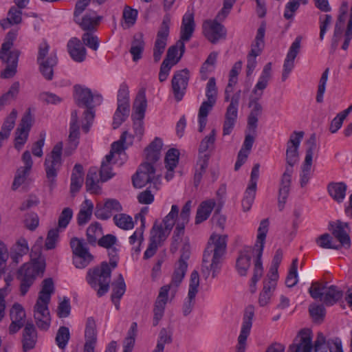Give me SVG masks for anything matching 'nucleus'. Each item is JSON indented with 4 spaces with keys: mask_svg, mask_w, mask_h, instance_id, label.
I'll return each instance as SVG.
<instances>
[{
    "mask_svg": "<svg viewBox=\"0 0 352 352\" xmlns=\"http://www.w3.org/2000/svg\"><path fill=\"white\" fill-rule=\"evenodd\" d=\"M226 235L212 234L204 252L201 274L207 280L212 273V278L217 277L220 272L221 264L226 252Z\"/></svg>",
    "mask_w": 352,
    "mask_h": 352,
    "instance_id": "nucleus-1",
    "label": "nucleus"
},
{
    "mask_svg": "<svg viewBox=\"0 0 352 352\" xmlns=\"http://www.w3.org/2000/svg\"><path fill=\"white\" fill-rule=\"evenodd\" d=\"M264 220L261 221L258 228V234L256 243L253 247L247 246L239 252L236 260L235 268L241 276H245L251 264V258H253L254 270L256 269V264H259L261 269H263L262 256L264 247Z\"/></svg>",
    "mask_w": 352,
    "mask_h": 352,
    "instance_id": "nucleus-2",
    "label": "nucleus"
},
{
    "mask_svg": "<svg viewBox=\"0 0 352 352\" xmlns=\"http://www.w3.org/2000/svg\"><path fill=\"white\" fill-rule=\"evenodd\" d=\"M32 262L23 264L18 270L17 279L20 281V294L25 296L38 276H43L45 269V258L38 248L33 247L30 254Z\"/></svg>",
    "mask_w": 352,
    "mask_h": 352,
    "instance_id": "nucleus-3",
    "label": "nucleus"
},
{
    "mask_svg": "<svg viewBox=\"0 0 352 352\" xmlns=\"http://www.w3.org/2000/svg\"><path fill=\"white\" fill-rule=\"evenodd\" d=\"M127 137L131 138V135L127 131H124L120 139L112 143L109 153L105 156V159L102 162L100 170L102 182L108 181L115 175V173L112 171V161H113V164H118L122 166L127 160L125 151L131 144V142L126 143Z\"/></svg>",
    "mask_w": 352,
    "mask_h": 352,
    "instance_id": "nucleus-4",
    "label": "nucleus"
},
{
    "mask_svg": "<svg viewBox=\"0 0 352 352\" xmlns=\"http://www.w3.org/2000/svg\"><path fill=\"white\" fill-rule=\"evenodd\" d=\"M54 292V285L52 278L44 279L42 282V289L34 307V318L36 324L38 328L43 331H47L50 326L51 318L48 305Z\"/></svg>",
    "mask_w": 352,
    "mask_h": 352,
    "instance_id": "nucleus-5",
    "label": "nucleus"
},
{
    "mask_svg": "<svg viewBox=\"0 0 352 352\" xmlns=\"http://www.w3.org/2000/svg\"><path fill=\"white\" fill-rule=\"evenodd\" d=\"M17 36V30H10L8 32L0 49V59L6 65V68L1 72L2 78H10L16 73L20 51L12 50L13 43Z\"/></svg>",
    "mask_w": 352,
    "mask_h": 352,
    "instance_id": "nucleus-6",
    "label": "nucleus"
},
{
    "mask_svg": "<svg viewBox=\"0 0 352 352\" xmlns=\"http://www.w3.org/2000/svg\"><path fill=\"white\" fill-rule=\"evenodd\" d=\"M113 270L106 261L88 270L86 280L92 289L96 290L98 297L103 296L109 292Z\"/></svg>",
    "mask_w": 352,
    "mask_h": 352,
    "instance_id": "nucleus-7",
    "label": "nucleus"
},
{
    "mask_svg": "<svg viewBox=\"0 0 352 352\" xmlns=\"http://www.w3.org/2000/svg\"><path fill=\"white\" fill-rule=\"evenodd\" d=\"M63 142H58L54 146L51 152L45 156L44 168L50 188H53L55 186L58 173L63 165Z\"/></svg>",
    "mask_w": 352,
    "mask_h": 352,
    "instance_id": "nucleus-8",
    "label": "nucleus"
},
{
    "mask_svg": "<svg viewBox=\"0 0 352 352\" xmlns=\"http://www.w3.org/2000/svg\"><path fill=\"white\" fill-rule=\"evenodd\" d=\"M49 50L50 45L46 41H43L38 46L37 63L43 77L47 80H51L53 78L54 67L56 65L58 59L55 54L46 58Z\"/></svg>",
    "mask_w": 352,
    "mask_h": 352,
    "instance_id": "nucleus-9",
    "label": "nucleus"
},
{
    "mask_svg": "<svg viewBox=\"0 0 352 352\" xmlns=\"http://www.w3.org/2000/svg\"><path fill=\"white\" fill-rule=\"evenodd\" d=\"M170 14L166 13L164 17L160 27L157 33L156 40L153 47V59L155 62H158L164 52L167 45L168 37L169 35Z\"/></svg>",
    "mask_w": 352,
    "mask_h": 352,
    "instance_id": "nucleus-10",
    "label": "nucleus"
},
{
    "mask_svg": "<svg viewBox=\"0 0 352 352\" xmlns=\"http://www.w3.org/2000/svg\"><path fill=\"white\" fill-rule=\"evenodd\" d=\"M159 176L155 174L154 166L149 162L141 164L132 177L133 185L135 188H142L148 183H153L156 185L159 182Z\"/></svg>",
    "mask_w": 352,
    "mask_h": 352,
    "instance_id": "nucleus-11",
    "label": "nucleus"
},
{
    "mask_svg": "<svg viewBox=\"0 0 352 352\" xmlns=\"http://www.w3.org/2000/svg\"><path fill=\"white\" fill-rule=\"evenodd\" d=\"M74 258V264L77 268H84L93 260V256L89 253L87 245L82 239L74 237L70 241Z\"/></svg>",
    "mask_w": 352,
    "mask_h": 352,
    "instance_id": "nucleus-12",
    "label": "nucleus"
},
{
    "mask_svg": "<svg viewBox=\"0 0 352 352\" xmlns=\"http://www.w3.org/2000/svg\"><path fill=\"white\" fill-rule=\"evenodd\" d=\"M74 100L78 106L85 107L100 105L102 101V97L100 94H93L91 89L80 85H75Z\"/></svg>",
    "mask_w": 352,
    "mask_h": 352,
    "instance_id": "nucleus-13",
    "label": "nucleus"
},
{
    "mask_svg": "<svg viewBox=\"0 0 352 352\" xmlns=\"http://www.w3.org/2000/svg\"><path fill=\"white\" fill-rule=\"evenodd\" d=\"M241 97V91L236 92L231 99L225 114V120L223 126V135H230L235 125L238 116V107Z\"/></svg>",
    "mask_w": 352,
    "mask_h": 352,
    "instance_id": "nucleus-14",
    "label": "nucleus"
},
{
    "mask_svg": "<svg viewBox=\"0 0 352 352\" xmlns=\"http://www.w3.org/2000/svg\"><path fill=\"white\" fill-rule=\"evenodd\" d=\"M190 78L189 70L184 69L175 72L172 80L171 88L175 99L181 101L186 93Z\"/></svg>",
    "mask_w": 352,
    "mask_h": 352,
    "instance_id": "nucleus-15",
    "label": "nucleus"
},
{
    "mask_svg": "<svg viewBox=\"0 0 352 352\" xmlns=\"http://www.w3.org/2000/svg\"><path fill=\"white\" fill-rule=\"evenodd\" d=\"M312 333L310 329L300 330L289 345V352H312Z\"/></svg>",
    "mask_w": 352,
    "mask_h": 352,
    "instance_id": "nucleus-16",
    "label": "nucleus"
},
{
    "mask_svg": "<svg viewBox=\"0 0 352 352\" xmlns=\"http://www.w3.org/2000/svg\"><path fill=\"white\" fill-rule=\"evenodd\" d=\"M254 307L249 305L246 309L243 316V323L240 334L238 337V343L236 352H245L246 349V340L250 335L252 318L254 316Z\"/></svg>",
    "mask_w": 352,
    "mask_h": 352,
    "instance_id": "nucleus-17",
    "label": "nucleus"
},
{
    "mask_svg": "<svg viewBox=\"0 0 352 352\" xmlns=\"http://www.w3.org/2000/svg\"><path fill=\"white\" fill-rule=\"evenodd\" d=\"M304 133L302 131L293 132L287 143L286 148V164H298L299 162L298 148L303 138Z\"/></svg>",
    "mask_w": 352,
    "mask_h": 352,
    "instance_id": "nucleus-18",
    "label": "nucleus"
},
{
    "mask_svg": "<svg viewBox=\"0 0 352 352\" xmlns=\"http://www.w3.org/2000/svg\"><path fill=\"white\" fill-rule=\"evenodd\" d=\"M122 210L120 203L115 199H108L102 204H96L94 214L97 219L101 220L109 219L114 212H119Z\"/></svg>",
    "mask_w": 352,
    "mask_h": 352,
    "instance_id": "nucleus-19",
    "label": "nucleus"
},
{
    "mask_svg": "<svg viewBox=\"0 0 352 352\" xmlns=\"http://www.w3.org/2000/svg\"><path fill=\"white\" fill-rule=\"evenodd\" d=\"M21 159L24 166L19 167L16 170L12 186V188L14 190H16L25 182L33 166V161L30 151H25L23 153Z\"/></svg>",
    "mask_w": 352,
    "mask_h": 352,
    "instance_id": "nucleus-20",
    "label": "nucleus"
},
{
    "mask_svg": "<svg viewBox=\"0 0 352 352\" xmlns=\"http://www.w3.org/2000/svg\"><path fill=\"white\" fill-rule=\"evenodd\" d=\"M203 32L207 39L212 43L225 38L226 36L225 28L216 20L206 21L203 25Z\"/></svg>",
    "mask_w": 352,
    "mask_h": 352,
    "instance_id": "nucleus-21",
    "label": "nucleus"
},
{
    "mask_svg": "<svg viewBox=\"0 0 352 352\" xmlns=\"http://www.w3.org/2000/svg\"><path fill=\"white\" fill-rule=\"evenodd\" d=\"M283 256V251L278 249L276 251L275 254L273 257L268 274L267 280L268 285H265V294L267 292H271L275 290L277 282L279 278L278 269L280 264Z\"/></svg>",
    "mask_w": 352,
    "mask_h": 352,
    "instance_id": "nucleus-22",
    "label": "nucleus"
},
{
    "mask_svg": "<svg viewBox=\"0 0 352 352\" xmlns=\"http://www.w3.org/2000/svg\"><path fill=\"white\" fill-rule=\"evenodd\" d=\"M32 120L30 109H29L23 116L16 131L15 148L18 150L21 148L28 140V133L32 126Z\"/></svg>",
    "mask_w": 352,
    "mask_h": 352,
    "instance_id": "nucleus-23",
    "label": "nucleus"
},
{
    "mask_svg": "<svg viewBox=\"0 0 352 352\" xmlns=\"http://www.w3.org/2000/svg\"><path fill=\"white\" fill-rule=\"evenodd\" d=\"M264 38V23H261L257 31V34L255 38L254 42L252 44V48L248 55V73L252 71L256 64V58L262 52V47L261 45L263 44Z\"/></svg>",
    "mask_w": 352,
    "mask_h": 352,
    "instance_id": "nucleus-24",
    "label": "nucleus"
},
{
    "mask_svg": "<svg viewBox=\"0 0 352 352\" xmlns=\"http://www.w3.org/2000/svg\"><path fill=\"white\" fill-rule=\"evenodd\" d=\"M349 5L346 1H342L339 8V14L335 24L333 36L331 42V48L335 50L338 45L340 38L347 18Z\"/></svg>",
    "mask_w": 352,
    "mask_h": 352,
    "instance_id": "nucleus-25",
    "label": "nucleus"
},
{
    "mask_svg": "<svg viewBox=\"0 0 352 352\" xmlns=\"http://www.w3.org/2000/svg\"><path fill=\"white\" fill-rule=\"evenodd\" d=\"M300 38L297 37L292 43L283 64L282 81H285L294 67V60L300 51Z\"/></svg>",
    "mask_w": 352,
    "mask_h": 352,
    "instance_id": "nucleus-26",
    "label": "nucleus"
},
{
    "mask_svg": "<svg viewBox=\"0 0 352 352\" xmlns=\"http://www.w3.org/2000/svg\"><path fill=\"white\" fill-rule=\"evenodd\" d=\"M85 338L83 352H95L97 342V331L96 321L93 317H89L87 320Z\"/></svg>",
    "mask_w": 352,
    "mask_h": 352,
    "instance_id": "nucleus-27",
    "label": "nucleus"
},
{
    "mask_svg": "<svg viewBox=\"0 0 352 352\" xmlns=\"http://www.w3.org/2000/svg\"><path fill=\"white\" fill-rule=\"evenodd\" d=\"M188 268V264H184L182 263L180 264H176L175 270L173 272L171 281L169 284L164 285L160 288V290L162 291L164 287L166 288V294H168V292L170 291L173 295H175L177 292L178 287L182 283L183 279L185 277L186 271Z\"/></svg>",
    "mask_w": 352,
    "mask_h": 352,
    "instance_id": "nucleus-28",
    "label": "nucleus"
},
{
    "mask_svg": "<svg viewBox=\"0 0 352 352\" xmlns=\"http://www.w3.org/2000/svg\"><path fill=\"white\" fill-rule=\"evenodd\" d=\"M102 17L94 11L87 12L82 17L74 19L80 28L85 32L96 31Z\"/></svg>",
    "mask_w": 352,
    "mask_h": 352,
    "instance_id": "nucleus-29",
    "label": "nucleus"
},
{
    "mask_svg": "<svg viewBox=\"0 0 352 352\" xmlns=\"http://www.w3.org/2000/svg\"><path fill=\"white\" fill-rule=\"evenodd\" d=\"M332 234L339 241L341 247L349 248L351 245V239L348 234L349 230V224L347 223L338 221L334 226L331 224Z\"/></svg>",
    "mask_w": 352,
    "mask_h": 352,
    "instance_id": "nucleus-30",
    "label": "nucleus"
},
{
    "mask_svg": "<svg viewBox=\"0 0 352 352\" xmlns=\"http://www.w3.org/2000/svg\"><path fill=\"white\" fill-rule=\"evenodd\" d=\"M71 58L76 62L81 63L85 60L87 50L81 41L76 37L72 38L67 45Z\"/></svg>",
    "mask_w": 352,
    "mask_h": 352,
    "instance_id": "nucleus-31",
    "label": "nucleus"
},
{
    "mask_svg": "<svg viewBox=\"0 0 352 352\" xmlns=\"http://www.w3.org/2000/svg\"><path fill=\"white\" fill-rule=\"evenodd\" d=\"M147 107L146 90L142 88L139 90L133 102L132 113L133 120H143Z\"/></svg>",
    "mask_w": 352,
    "mask_h": 352,
    "instance_id": "nucleus-32",
    "label": "nucleus"
},
{
    "mask_svg": "<svg viewBox=\"0 0 352 352\" xmlns=\"http://www.w3.org/2000/svg\"><path fill=\"white\" fill-rule=\"evenodd\" d=\"M195 27L194 14L192 12L188 11L185 13L182 19L179 40L184 42L188 41L192 37Z\"/></svg>",
    "mask_w": 352,
    "mask_h": 352,
    "instance_id": "nucleus-33",
    "label": "nucleus"
},
{
    "mask_svg": "<svg viewBox=\"0 0 352 352\" xmlns=\"http://www.w3.org/2000/svg\"><path fill=\"white\" fill-rule=\"evenodd\" d=\"M37 333L32 322H27L23 332V349L26 352L32 349L36 344Z\"/></svg>",
    "mask_w": 352,
    "mask_h": 352,
    "instance_id": "nucleus-34",
    "label": "nucleus"
},
{
    "mask_svg": "<svg viewBox=\"0 0 352 352\" xmlns=\"http://www.w3.org/2000/svg\"><path fill=\"white\" fill-rule=\"evenodd\" d=\"M168 301V294H166V288L164 287L162 291L160 290L158 296L155 302L153 309V326H157L162 318L164 313L165 306Z\"/></svg>",
    "mask_w": 352,
    "mask_h": 352,
    "instance_id": "nucleus-35",
    "label": "nucleus"
},
{
    "mask_svg": "<svg viewBox=\"0 0 352 352\" xmlns=\"http://www.w3.org/2000/svg\"><path fill=\"white\" fill-rule=\"evenodd\" d=\"M162 141L159 138H155L154 140L145 148L146 162H149L153 165L160 157V153L162 148Z\"/></svg>",
    "mask_w": 352,
    "mask_h": 352,
    "instance_id": "nucleus-36",
    "label": "nucleus"
},
{
    "mask_svg": "<svg viewBox=\"0 0 352 352\" xmlns=\"http://www.w3.org/2000/svg\"><path fill=\"white\" fill-rule=\"evenodd\" d=\"M83 167L80 164H75L71 175L70 192L75 195L81 188L83 184Z\"/></svg>",
    "mask_w": 352,
    "mask_h": 352,
    "instance_id": "nucleus-37",
    "label": "nucleus"
},
{
    "mask_svg": "<svg viewBox=\"0 0 352 352\" xmlns=\"http://www.w3.org/2000/svg\"><path fill=\"white\" fill-rule=\"evenodd\" d=\"M327 191L334 201L341 203L346 196V185L343 182H331L327 186Z\"/></svg>",
    "mask_w": 352,
    "mask_h": 352,
    "instance_id": "nucleus-38",
    "label": "nucleus"
},
{
    "mask_svg": "<svg viewBox=\"0 0 352 352\" xmlns=\"http://www.w3.org/2000/svg\"><path fill=\"white\" fill-rule=\"evenodd\" d=\"M322 301L327 306L337 302L342 297V291L334 285L326 286Z\"/></svg>",
    "mask_w": 352,
    "mask_h": 352,
    "instance_id": "nucleus-39",
    "label": "nucleus"
},
{
    "mask_svg": "<svg viewBox=\"0 0 352 352\" xmlns=\"http://www.w3.org/2000/svg\"><path fill=\"white\" fill-rule=\"evenodd\" d=\"M22 9L17 6H12L8 12V17L0 21V25L3 29L8 28L12 25H18L22 21Z\"/></svg>",
    "mask_w": 352,
    "mask_h": 352,
    "instance_id": "nucleus-40",
    "label": "nucleus"
},
{
    "mask_svg": "<svg viewBox=\"0 0 352 352\" xmlns=\"http://www.w3.org/2000/svg\"><path fill=\"white\" fill-rule=\"evenodd\" d=\"M79 126L78 124V113L75 110L71 114L70 132L69 135V146L72 150L76 149L79 138Z\"/></svg>",
    "mask_w": 352,
    "mask_h": 352,
    "instance_id": "nucleus-41",
    "label": "nucleus"
},
{
    "mask_svg": "<svg viewBox=\"0 0 352 352\" xmlns=\"http://www.w3.org/2000/svg\"><path fill=\"white\" fill-rule=\"evenodd\" d=\"M93 210L94 204L91 201L85 199L81 204L77 216V223L79 226L85 225L91 219Z\"/></svg>",
    "mask_w": 352,
    "mask_h": 352,
    "instance_id": "nucleus-42",
    "label": "nucleus"
},
{
    "mask_svg": "<svg viewBox=\"0 0 352 352\" xmlns=\"http://www.w3.org/2000/svg\"><path fill=\"white\" fill-rule=\"evenodd\" d=\"M215 203L212 201H203L199 206L195 217V223L199 224L206 221L210 216Z\"/></svg>",
    "mask_w": 352,
    "mask_h": 352,
    "instance_id": "nucleus-43",
    "label": "nucleus"
},
{
    "mask_svg": "<svg viewBox=\"0 0 352 352\" xmlns=\"http://www.w3.org/2000/svg\"><path fill=\"white\" fill-rule=\"evenodd\" d=\"M102 235V228L98 222L91 223L87 229L86 236L89 244L96 245L98 239Z\"/></svg>",
    "mask_w": 352,
    "mask_h": 352,
    "instance_id": "nucleus-44",
    "label": "nucleus"
},
{
    "mask_svg": "<svg viewBox=\"0 0 352 352\" xmlns=\"http://www.w3.org/2000/svg\"><path fill=\"white\" fill-rule=\"evenodd\" d=\"M144 49V41L142 34L135 35L131 43V47L129 50L133 56V60L136 62L142 58V54Z\"/></svg>",
    "mask_w": 352,
    "mask_h": 352,
    "instance_id": "nucleus-45",
    "label": "nucleus"
},
{
    "mask_svg": "<svg viewBox=\"0 0 352 352\" xmlns=\"http://www.w3.org/2000/svg\"><path fill=\"white\" fill-rule=\"evenodd\" d=\"M170 231V230H167V228L162 224H154L151 232L150 241L160 245L162 241L166 240Z\"/></svg>",
    "mask_w": 352,
    "mask_h": 352,
    "instance_id": "nucleus-46",
    "label": "nucleus"
},
{
    "mask_svg": "<svg viewBox=\"0 0 352 352\" xmlns=\"http://www.w3.org/2000/svg\"><path fill=\"white\" fill-rule=\"evenodd\" d=\"M138 333V324L135 322H132L130 329L127 332V336L125 338L123 343V351L132 352L135 338Z\"/></svg>",
    "mask_w": 352,
    "mask_h": 352,
    "instance_id": "nucleus-47",
    "label": "nucleus"
},
{
    "mask_svg": "<svg viewBox=\"0 0 352 352\" xmlns=\"http://www.w3.org/2000/svg\"><path fill=\"white\" fill-rule=\"evenodd\" d=\"M185 52V45L183 41L179 40L175 45L170 46L167 51L165 60L169 62L175 61L178 57L182 58Z\"/></svg>",
    "mask_w": 352,
    "mask_h": 352,
    "instance_id": "nucleus-48",
    "label": "nucleus"
},
{
    "mask_svg": "<svg viewBox=\"0 0 352 352\" xmlns=\"http://www.w3.org/2000/svg\"><path fill=\"white\" fill-rule=\"evenodd\" d=\"M256 186L249 184L245 191L243 198L241 201L243 210L248 212L250 210L252 203L255 198Z\"/></svg>",
    "mask_w": 352,
    "mask_h": 352,
    "instance_id": "nucleus-49",
    "label": "nucleus"
},
{
    "mask_svg": "<svg viewBox=\"0 0 352 352\" xmlns=\"http://www.w3.org/2000/svg\"><path fill=\"white\" fill-rule=\"evenodd\" d=\"M210 157V154H203L199 153L198 160L197 162V167L195 173V182H199L202 177L203 173L206 172Z\"/></svg>",
    "mask_w": 352,
    "mask_h": 352,
    "instance_id": "nucleus-50",
    "label": "nucleus"
},
{
    "mask_svg": "<svg viewBox=\"0 0 352 352\" xmlns=\"http://www.w3.org/2000/svg\"><path fill=\"white\" fill-rule=\"evenodd\" d=\"M216 131L212 129L210 133L206 136L201 142L199 147V153L203 154H210L213 149L215 142Z\"/></svg>",
    "mask_w": 352,
    "mask_h": 352,
    "instance_id": "nucleus-51",
    "label": "nucleus"
},
{
    "mask_svg": "<svg viewBox=\"0 0 352 352\" xmlns=\"http://www.w3.org/2000/svg\"><path fill=\"white\" fill-rule=\"evenodd\" d=\"M114 223L123 230H130L134 226L131 217L126 214L120 213L113 216Z\"/></svg>",
    "mask_w": 352,
    "mask_h": 352,
    "instance_id": "nucleus-52",
    "label": "nucleus"
},
{
    "mask_svg": "<svg viewBox=\"0 0 352 352\" xmlns=\"http://www.w3.org/2000/svg\"><path fill=\"white\" fill-rule=\"evenodd\" d=\"M129 107L118 105L117 109L113 116V128L118 129L123 122L125 121L129 115Z\"/></svg>",
    "mask_w": 352,
    "mask_h": 352,
    "instance_id": "nucleus-53",
    "label": "nucleus"
},
{
    "mask_svg": "<svg viewBox=\"0 0 352 352\" xmlns=\"http://www.w3.org/2000/svg\"><path fill=\"white\" fill-rule=\"evenodd\" d=\"M14 254L11 255V258L15 263L19 262V258L26 254L29 252L28 241L24 238H21L16 242L14 246Z\"/></svg>",
    "mask_w": 352,
    "mask_h": 352,
    "instance_id": "nucleus-54",
    "label": "nucleus"
},
{
    "mask_svg": "<svg viewBox=\"0 0 352 352\" xmlns=\"http://www.w3.org/2000/svg\"><path fill=\"white\" fill-rule=\"evenodd\" d=\"M112 287L111 298H121L126 292V284L121 274L118 275L116 281L112 283Z\"/></svg>",
    "mask_w": 352,
    "mask_h": 352,
    "instance_id": "nucleus-55",
    "label": "nucleus"
},
{
    "mask_svg": "<svg viewBox=\"0 0 352 352\" xmlns=\"http://www.w3.org/2000/svg\"><path fill=\"white\" fill-rule=\"evenodd\" d=\"M179 152L176 148L169 149L165 157L166 167L168 171L173 172L179 161Z\"/></svg>",
    "mask_w": 352,
    "mask_h": 352,
    "instance_id": "nucleus-56",
    "label": "nucleus"
},
{
    "mask_svg": "<svg viewBox=\"0 0 352 352\" xmlns=\"http://www.w3.org/2000/svg\"><path fill=\"white\" fill-rule=\"evenodd\" d=\"M298 258H294L292 261L289 272L285 279V284L288 287L295 286L298 281V276L297 272L298 268Z\"/></svg>",
    "mask_w": 352,
    "mask_h": 352,
    "instance_id": "nucleus-57",
    "label": "nucleus"
},
{
    "mask_svg": "<svg viewBox=\"0 0 352 352\" xmlns=\"http://www.w3.org/2000/svg\"><path fill=\"white\" fill-rule=\"evenodd\" d=\"M70 338L69 328L67 327H60L56 333V342L60 349H64Z\"/></svg>",
    "mask_w": 352,
    "mask_h": 352,
    "instance_id": "nucleus-58",
    "label": "nucleus"
},
{
    "mask_svg": "<svg viewBox=\"0 0 352 352\" xmlns=\"http://www.w3.org/2000/svg\"><path fill=\"white\" fill-rule=\"evenodd\" d=\"M25 311L23 307L19 303H15L10 310L11 320L16 322L23 323L25 321Z\"/></svg>",
    "mask_w": 352,
    "mask_h": 352,
    "instance_id": "nucleus-59",
    "label": "nucleus"
},
{
    "mask_svg": "<svg viewBox=\"0 0 352 352\" xmlns=\"http://www.w3.org/2000/svg\"><path fill=\"white\" fill-rule=\"evenodd\" d=\"M82 41L89 48L96 51L99 47L98 37L93 32H86L82 35Z\"/></svg>",
    "mask_w": 352,
    "mask_h": 352,
    "instance_id": "nucleus-60",
    "label": "nucleus"
},
{
    "mask_svg": "<svg viewBox=\"0 0 352 352\" xmlns=\"http://www.w3.org/2000/svg\"><path fill=\"white\" fill-rule=\"evenodd\" d=\"M179 214V207L177 205H173L170 212L164 218L163 224L167 230H171L176 223V219Z\"/></svg>",
    "mask_w": 352,
    "mask_h": 352,
    "instance_id": "nucleus-61",
    "label": "nucleus"
},
{
    "mask_svg": "<svg viewBox=\"0 0 352 352\" xmlns=\"http://www.w3.org/2000/svg\"><path fill=\"white\" fill-rule=\"evenodd\" d=\"M217 87L216 85V80L214 77H211L206 85V96L207 98V100L209 102H212L216 103L217 98Z\"/></svg>",
    "mask_w": 352,
    "mask_h": 352,
    "instance_id": "nucleus-62",
    "label": "nucleus"
},
{
    "mask_svg": "<svg viewBox=\"0 0 352 352\" xmlns=\"http://www.w3.org/2000/svg\"><path fill=\"white\" fill-rule=\"evenodd\" d=\"M73 217V211L70 208H65L58 217V228L60 230H65Z\"/></svg>",
    "mask_w": 352,
    "mask_h": 352,
    "instance_id": "nucleus-63",
    "label": "nucleus"
},
{
    "mask_svg": "<svg viewBox=\"0 0 352 352\" xmlns=\"http://www.w3.org/2000/svg\"><path fill=\"white\" fill-rule=\"evenodd\" d=\"M328 349L329 340H326L322 333H318L314 344H313V350L315 352H327Z\"/></svg>",
    "mask_w": 352,
    "mask_h": 352,
    "instance_id": "nucleus-64",
    "label": "nucleus"
}]
</instances>
